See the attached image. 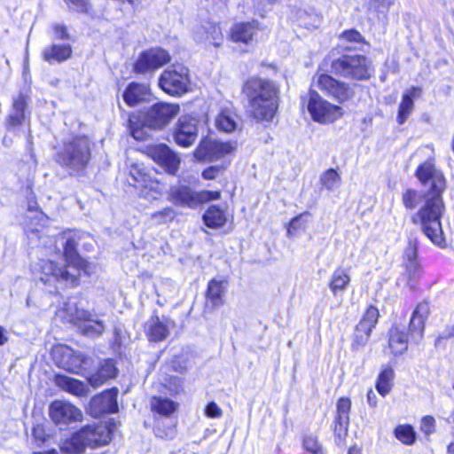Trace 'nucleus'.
Here are the masks:
<instances>
[{"label": "nucleus", "instance_id": "4", "mask_svg": "<svg viewBox=\"0 0 454 454\" xmlns=\"http://www.w3.org/2000/svg\"><path fill=\"white\" fill-rule=\"evenodd\" d=\"M90 159V140L85 136H76L66 140L56 155V160L70 172L82 170Z\"/></svg>", "mask_w": 454, "mask_h": 454}, {"label": "nucleus", "instance_id": "64", "mask_svg": "<svg viewBox=\"0 0 454 454\" xmlns=\"http://www.w3.org/2000/svg\"><path fill=\"white\" fill-rule=\"evenodd\" d=\"M448 452L454 454V442H450L447 447Z\"/></svg>", "mask_w": 454, "mask_h": 454}, {"label": "nucleus", "instance_id": "9", "mask_svg": "<svg viewBox=\"0 0 454 454\" xmlns=\"http://www.w3.org/2000/svg\"><path fill=\"white\" fill-rule=\"evenodd\" d=\"M52 354L57 364L60 368L76 374L85 375V372L91 363L90 358L68 346H56L52 350Z\"/></svg>", "mask_w": 454, "mask_h": 454}, {"label": "nucleus", "instance_id": "3", "mask_svg": "<svg viewBox=\"0 0 454 454\" xmlns=\"http://www.w3.org/2000/svg\"><path fill=\"white\" fill-rule=\"evenodd\" d=\"M110 429L103 424L83 427L61 444V450L67 453H82L87 447L95 448L109 443Z\"/></svg>", "mask_w": 454, "mask_h": 454}, {"label": "nucleus", "instance_id": "28", "mask_svg": "<svg viewBox=\"0 0 454 454\" xmlns=\"http://www.w3.org/2000/svg\"><path fill=\"white\" fill-rule=\"evenodd\" d=\"M72 47L68 43H56L46 47L43 51V58L50 64L61 63L71 58Z\"/></svg>", "mask_w": 454, "mask_h": 454}, {"label": "nucleus", "instance_id": "62", "mask_svg": "<svg viewBox=\"0 0 454 454\" xmlns=\"http://www.w3.org/2000/svg\"><path fill=\"white\" fill-rule=\"evenodd\" d=\"M8 340L6 331L4 327L0 326V346L5 344Z\"/></svg>", "mask_w": 454, "mask_h": 454}, {"label": "nucleus", "instance_id": "63", "mask_svg": "<svg viewBox=\"0 0 454 454\" xmlns=\"http://www.w3.org/2000/svg\"><path fill=\"white\" fill-rule=\"evenodd\" d=\"M348 454H362L360 448L352 446L348 449Z\"/></svg>", "mask_w": 454, "mask_h": 454}, {"label": "nucleus", "instance_id": "11", "mask_svg": "<svg viewBox=\"0 0 454 454\" xmlns=\"http://www.w3.org/2000/svg\"><path fill=\"white\" fill-rule=\"evenodd\" d=\"M159 85L169 95L184 94L188 91L190 86L187 67L181 65L172 66L161 74Z\"/></svg>", "mask_w": 454, "mask_h": 454}, {"label": "nucleus", "instance_id": "1", "mask_svg": "<svg viewBox=\"0 0 454 454\" xmlns=\"http://www.w3.org/2000/svg\"><path fill=\"white\" fill-rule=\"evenodd\" d=\"M415 176L424 186H428L425 193V203L418 211L423 233L434 245L444 247L446 240L441 223V218L445 211L442 193L446 189V179L442 172L436 168L433 156L419 164L415 171Z\"/></svg>", "mask_w": 454, "mask_h": 454}, {"label": "nucleus", "instance_id": "60", "mask_svg": "<svg viewBox=\"0 0 454 454\" xmlns=\"http://www.w3.org/2000/svg\"><path fill=\"white\" fill-rule=\"evenodd\" d=\"M367 403L369 406L375 408L378 404V397L372 389L367 392Z\"/></svg>", "mask_w": 454, "mask_h": 454}, {"label": "nucleus", "instance_id": "35", "mask_svg": "<svg viewBox=\"0 0 454 454\" xmlns=\"http://www.w3.org/2000/svg\"><path fill=\"white\" fill-rule=\"evenodd\" d=\"M196 39L200 43L218 47L223 42L222 30L218 25L209 24L197 32Z\"/></svg>", "mask_w": 454, "mask_h": 454}, {"label": "nucleus", "instance_id": "44", "mask_svg": "<svg viewBox=\"0 0 454 454\" xmlns=\"http://www.w3.org/2000/svg\"><path fill=\"white\" fill-rule=\"evenodd\" d=\"M348 426L349 421L348 420L342 421L336 419L333 420V430L334 434V441L335 443L340 447H343L345 444L348 432Z\"/></svg>", "mask_w": 454, "mask_h": 454}, {"label": "nucleus", "instance_id": "56", "mask_svg": "<svg viewBox=\"0 0 454 454\" xmlns=\"http://www.w3.org/2000/svg\"><path fill=\"white\" fill-rule=\"evenodd\" d=\"M221 166H211L202 172V177L206 180H213L223 172Z\"/></svg>", "mask_w": 454, "mask_h": 454}, {"label": "nucleus", "instance_id": "58", "mask_svg": "<svg viewBox=\"0 0 454 454\" xmlns=\"http://www.w3.org/2000/svg\"><path fill=\"white\" fill-rule=\"evenodd\" d=\"M70 8L77 12H87L89 2L88 0H65Z\"/></svg>", "mask_w": 454, "mask_h": 454}, {"label": "nucleus", "instance_id": "53", "mask_svg": "<svg viewBox=\"0 0 454 454\" xmlns=\"http://www.w3.org/2000/svg\"><path fill=\"white\" fill-rule=\"evenodd\" d=\"M435 419L432 416H425L421 419L420 430L427 435L434 431Z\"/></svg>", "mask_w": 454, "mask_h": 454}, {"label": "nucleus", "instance_id": "46", "mask_svg": "<svg viewBox=\"0 0 454 454\" xmlns=\"http://www.w3.org/2000/svg\"><path fill=\"white\" fill-rule=\"evenodd\" d=\"M351 409V401L349 398L341 397L338 400L336 404V412L334 419L339 420L349 421V412Z\"/></svg>", "mask_w": 454, "mask_h": 454}, {"label": "nucleus", "instance_id": "54", "mask_svg": "<svg viewBox=\"0 0 454 454\" xmlns=\"http://www.w3.org/2000/svg\"><path fill=\"white\" fill-rule=\"evenodd\" d=\"M129 130H130L131 136L136 140H144L146 136L145 129L143 127L139 128L138 126H137V124L134 123L131 117L129 118Z\"/></svg>", "mask_w": 454, "mask_h": 454}, {"label": "nucleus", "instance_id": "26", "mask_svg": "<svg viewBox=\"0 0 454 454\" xmlns=\"http://www.w3.org/2000/svg\"><path fill=\"white\" fill-rule=\"evenodd\" d=\"M27 211V221L25 223L26 231L27 235L35 234L45 226L48 217L42 211L38 210L36 201L28 202Z\"/></svg>", "mask_w": 454, "mask_h": 454}, {"label": "nucleus", "instance_id": "27", "mask_svg": "<svg viewBox=\"0 0 454 454\" xmlns=\"http://www.w3.org/2000/svg\"><path fill=\"white\" fill-rule=\"evenodd\" d=\"M27 111V97L22 93L13 98L12 113L7 118L6 123L9 129L21 125Z\"/></svg>", "mask_w": 454, "mask_h": 454}, {"label": "nucleus", "instance_id": "15", "mask_svg": "<svg viewBox=\"0 0 454 454\" xmlns=\"http://www.w3.org/2000/svg\"><path fill=\"white\" fill-rule=\"evenodd\" d=\"M379 316L377 308L370 306L367 309L355 329L352 343L354 349L362 348L368 343L372 331L378 322Z\"/></svg>", "mask_w": 454, "mask_h": 454}, {"label": "nucleus", "instance_id": "23", "mask_svg": "<svg viewBox=\"0 0 454 454\" xmlns=\"http://www.w3.org/2000/svg\"><path fill=\"white\" fill-rule=\"evenodd\" d=\"M174 325V322L168 317H153L146 324V334L150 340H163L168 337Z\"/></svg>", "mask_w": 454, "mask_h": 454}, {"label": "nucleus", "instance_id": "42", "mask_svg": "<svg viewBox=\"0 0 454 454\" xmlns=\"http://www.w3.org/2000/svg\"><path fill=\"white\" fill-rule=\"evenodd\" d=\"M340 176L333 168L325 170L320 176V184L322 188L329 192L337 189L340 185Z\"/></svg>", "mask_w": 454, "mask_h": 454}, {"label": "nucleus", "instance_id": "43", "mask_svg": "<svg viewBox=\"0 0 454 454\" xmlns=\"http://www.w3.org/2000/svg\"><path fill=\"white\" fill-rule=\"evenodd\" d=\"M394 434L397 440L406 445L414 443L416 433L411 425H399L394 430Z\"/></svg>", "mask_w": 454, "mask_h": 454}, {"label": "nucleus", "instance_id": "22", "mask_svg": "<svg viewBox=\"0 0 454 454\" xmlns=\"http://www.w3.org/2000/svg\"><path fill=\"white\" fill-rule=\"evenodd\" d=\"M417 252V244L410 242L403 253L405 272L403 278L406 279L405 284L411 288L414 287L415 283L422 274V269L418 261Z\"/></svg>", "mask_w": 454, "mask_h": 454}, {"label": "nucleus", "instance_id": "29", "mask_svg": "<svg viewBox=\"0 0 454 454\" xmlns=\"http://www.w3.org/2000/svg\"><path fill=\"white\" fill-rule=\"evenodd\" d=\"M388 348L395 356L402 355L408 348V335L403 327L394 325L388 332Z\"/></svg>", "mask_w": 454, "mask_h": 454}, {"label": "nucleus", "instance_id": "25", "mask_svg": "<svg viewBox=\"0 0 454 454\" xmlns=\"http://www.w3.org/2000/svg\"><path fill=\"white\" fill-rule=\"evenodd\" d=\"M421 94L422 90L419 87H411L403 94L397 114L399 124H403L409 118L414 109V100L419 98Z\"/></svg>", "mask_w": 454, "mask_h": 454}, {"label": "nucleus", "instance_id": "21", "mask_svg": "<svg viewBox=\"0 0 454 454\" xmlns=\"http://www.w3.org/2000/svg\"><path fill=\"white\" fill-rule=\"evenodd\" d=\"M148 155L162 166L169 174L175 175L180 164V159L168 145L160 144L147 149Z\"/></svg>", "mask_w": 454, "mask_h": 454}, {"label": "nucleus", "instance_id": "59", "mask_svg": "<svg viewBox=\"0 0 454 454\" xmlns=\"http://www.w3.org/2000/svg\"><path fill=\"white\" fill-rule=\"evenodd\" d=\"M372 6H373L375 9H388L391 5L390 0H370Z\"/></svg>", "mask_w": 454, "mask_h": 454}, {"label": "nucleus", "instance_id": "51", "mask_svg": "<svg viewBox=\"0 0 454 454\" xmlns=\"http://www.w3.org/2000/svg\"><path fill=\"white\" fill-rule=\"evenodd\" d=\"M305 450L312 454H324L322 446L318 443L317 439L314 436H307L303 440Z\"/></svg>", "mask_w": 454, "mask_h": 454}, {"label": "nucleus", "instance_id": "24", "mask_svg": "<svg viewBox=\"0 0 454 454\" xmlns=\"http://www.w3.org/2000/svg\"><path fill=\"white\" fill-rule=\"evenodd\" d=\"M429 314L427 303H419L412 313L410 320L409 330L411 337L414 341H419L424 334L425 320Z\"/></svg>", "mask_w": 454, "mask_h": 454}, {"label": "nucleus", "instance_id": "34", "mask_svg": "<svg viewBox=\"0 0 454 454\" xmlns=\"http://www.w3.org/2000/svg\"><path fill=\"white\" fill-rule=\"evenodd\" d=\"M350 280L349 270L343 267H338L332 273L328 286L333 295H338L347 290Z\"/></svg>", "mask_w": 454, "mask_h": 454}, {"label": "nucleus", "instance_id": "40", "mask_svg": "<svg viewBox=\"0 0 454 454\" xmlns=\"http://www.w3.org/2000/svg\"><path fill=\"white\" fill-rule=\"evenodd\" d=\"M205 224L209 228H218L226 222L224 212L216 206H211L203 215Z\"/></svg>", "mask_w": 454, "mask_h": 454}, {"label": "nucleus", "instance_id": "55", "mask_svg": "<svg viewBox=\"0 0 454 454\" xmlns=\"http://www.w3.org/2000/svg\"><path fill=\"white\" fill-rule=\"evenodd\" d=\"M53 38L54 40H67L69 35L67 31V27L64 25L54 24L52 26Z\"/></svg>", "mask_w": 454, "mask_h": 454}, {"label": "nucleus", "instance_id": "20", "mask_svg": "<svg viewBox=\"0 0 454 454\" xmlns=\"http://www.w3.org/2000/svg\"><path fill=\"white\" fill-rule=\"evenodd\" d=\"M56 242L63 245L65 264L75 267L78 270V277L83 271L86 275H90L94 272V266L81 258L75 250V242L72 239H66L63 235L58 237Z\"/></svg>", "mask_w": 454, "mask_h": 454}, {"label": "nucleus", "instance_id": "32", "mask_svg": "<svg viewBox=\"0 0 454 454\" xmlns=\"http://www.w3.org/2000/svg\"><path fill=\"white\" fill-rule=\"evenodd\" d=\"M149 97L150 91L148 86L137 82H131L129 84L123 93V99L125 103L130 106L147 100Z\"/></svg>", "mask_w": 454, "mask_h": 454}, {"label": "nucleus", "instance_id": "47", "mask_svg": "<svg viewBox=\"0 0 454 454\" xmlns=\"http://www.w3.org/2000/svg\"><path fill=\"white\" fill-rule=\"evenodd\" d=\"M309 215V213L305 212L302 213L294 218L292 219V221L289 223L288 228H287V233L289 236L293 235L294 232L300 229H304L306 223L308 221L307 217Z\"/></svg>", "mask_w": 454, "mask_h": 454}, {"label": "nucleus", "instance_id": "17", "mask_svg": "<svg viewBox=\"0 0 454 454\" xmlns=\"http://www.w3.org/2000/svg\"><path fill=\"white\" fill-rule=\"evenodd\" d=\"M198 121L190 116H181L173 130V137L176 145L182 147L192 146L198 137Z\"/></svg>", "mask_w": 454, "mask_h": 454}, {"label": "nucleus", "instance_id": "33", "mask_svg": "<svg viewBox=\"0 0 454 454\" xmlns=\"http://www.w3.org/2000/svg\"><path fill=\"white\" fill-rule=\"evenodd\" d=\"M118 390L112 388L104 392L101 395L92 399L91 406L98 407L99 412L114 413L118 411L117 403Z\"/></svg>", "mask_w": 454, "mask_h": 454}, {"label": "nucleus", "instance_id": "30", "mask_svg": "<svg viewBox=\"0 0 454 454\" xmlns=\"http://www.w3.org/2000/svg\"><path fill=\"white\" fill-rule=\"evenodd\" d=\"M227 286L228 282L220 278H214L208 282L206 297L213 308H217L223 304Z\"/></svg>", "mask_w": 454, "mask_h": 454}, {"label": "nucleus", "instance_id": "38", "mask_svg": "<svg viewBox=\"0 0 454 454\" xmlns=\"http://www.w3.org/2000/svg\"><path fill=\"white\" fill-rule=\"evenodd\" d=\"M395 372L391 366L382 367L376 381V389L381 396L388 395L393 387Z\"/></svg>", "mask_w": 454, "mask_h": 454}, {"label": "nucleus", "instance_id": "13", "mask_svg": "<svg viewBox=\"0 0 454 454\" xmlns=\"http://www.w3.org/2000/svg\"><path fill=\"white\" fill-rule=\"evenodd\" d=\"M313 85L340 103L345 102L352 95L351 90L347 83L340 82L329 74H317L313 78Z\"/></svg>", "mask_w": 454, "mask_h": 454}, {"label": "nucleus", "instance_id": "48", "mask_svg": "<svg viewBox=\"0 0 454 454\" xmlns=\"http://www.w3.org/2000/svg\"><path fill=\"white\" fill-rule=\"evenodd\" d=\"M155 291L158 296L170 297L175 293L176 286L171 280H161L155 286Z\"/></svg>", "mask_w": 454, "mask_h": 454}, {"label": "nucleus", "instance_id": "14", "mask_svg": "<svg viewBox=\"0 0 454 454\" xmlns=\"http://www.w3.org/2000/svg\"><path fill=\"white\" fill-rule=\"evenodd\" d=\"M235 147L231 143L220 142L206 137L200 143L194 152V156L200 160H216L234 151Z\"/></svg>", "mask_w": 454, "mask_h": 454}, {"label": "nucleus", "instance_id": "8", "mask_svg": "<svg viewBox=\"0 0 454 454\" xmlns=\"http://www.w3.org/2000/svg\"><path fill=\"white\" fill-rule=\"evenodd\" d=\"M307 109L312 120L322 124L333 123L343 115L340 106L331 104L314 90L309 91Z\"/></svg>", "mask_w": 454, "mask_h": 454}, {"label": "nucleus", "instance_id": "45", "mask_svg": "<svg viewBox=\"0 0 454 454\" xmlns=\"http://www.w3.org/2000/svg\"><path fill=\"white\" fill-rule=\"evenodd\" d=\"M423 194L414 189H407L402 196L403 203L408 209H414L421 201Z\"/></svg>", "mask_w": 454, "mask_h": 454}, {"label": "nucleus", "instance_id": "12", "mask_svg": "<svg viewBox=\"0 0 454 454\" xmlns=\"http://www.w3.org/2000/svg\"><path fill=\"white\" fill-rule=\"evenodd\" d=\"M129 175L134 180L133 185L140 189L141 195L150 200H157L161 194V186L152 179L142 164L134 163L129 168Z\"/></svg>", "mask_w": 454, "mask_h": 454}, {"label": "nucleus", "instance_id": "61", "mask_svg": "<svg viewBox=\"0 0 454 454\" xmlns=\"http://www.w3.org/2000/svg\"><path fill=\"white\" fill-rule=\"evenodd\" d=\"M454 337V325L451 326H448L441 335L438 337V340L441 339H448Z\"/></svg>", "mask_w": 454, "mask_h": 454}, {"label": "nucleus", "instance_id": "16", "mask_svg": "<svg viewBox=\"0 0 454 454\" xmlns=\"http://www.w3.org/2000/svg\"><path fill=\"white\" fill-rule=\"evenodd\" d=\"M49 415L54 424L67 426L73 422L81 421L82 412L72 403L57 400L51 403L49 408Z\"/></svg>", "mask_w": 454, "mask_h": 454}, {"label": "nucleus", "instance_id": "19", "mask_svg": "<svg viewBox=\"0 0 454 454\" xmlns=\"http://www.w3.org/2000/svg\"><path fill=\"white\" fill-rule=\"evenodd\" d=\"M168 53L162 49H150L143 52L135 64V71L145 74L160 68L169 61Z\"/></svg>", "mask_w": 454, "mask_h": 454}, {"label": "nucleus", "instance_id": "39", "mask_svg": "<svg viewBox=\"0 0 454 454\" xmlns=\"http://www.w3.org/2000/svg\"><path fill=\"white\" fill-rule=\"evenodd\" d=\"M56 384L63 390L77 396H82L86 394V387L82 381L65 375H58Z\"/></svg>", "mask_w": 454, "mask_h": 454}, {"label": "nucleus", "instance_id": "10", "mask_svg": "<svg viewBox=\"0 0 454 454\" xmlns=\"http://www.w3.org/2000/svg\"><path fill=\"white\" fill-rule=\"evenodd\" d=\"M39 270V278L44 284L61 281L66 285L76 286L78 283V270L71 265L65 264L64 267H58L52 260H42Z\"/></svg>", "mask_w": 454, "mask_h": 454}, {"label": "nucleus", "instance_id": "7", "mask_svg": "<svg viewBox=\"0 0 454 454\" xmlns=\"http://www.w3.org/2000/svg\"><path fill=\"white\" fill-rule=\"evenodd\" d=\"M219 192H196L186 185L174 186L168 192V200L179 207L195 208L199 205L210 200H218Z\"/></svg>", "mask_w": 454, "mask_h": 454}, {"label": "nucleus", "instance_id": "57", "mask_svg": "<svg viewBox=\"0 0 454 454\" xmlns=\"http://www.w3.org/2000/svg\"><path fill=\"white\" fill-rule=\"evenodd\" d=\"M222 413L221 408L215 402L209 403L205 409V414L208 418H220Z\"/></svg>", "mask_w": 454, "mask_h": 454}, {"label": "nucleus", "instance_id": "41", "mask_svg": "<svg viewBox=\"0 0 454 454\" xmlns=\"http://www.w3.org/2000/svg\"><path fill=\"white\" fill-rule=\"evenodd\" d=\"M151 405L154 411L165 416L170 415L177 408L176 403L163 397H153Z\"/></svg>", "mask_w": 454, "mask_h": 454}, {"label": "nucleus", "instance_id": "2", "mask_svg": "<svg viewBox=\"0 0 454 454\" xmlns=\"http://www.w3.org/2000/svg\"><path fill=\"white\" fill-rule=\"evenodd\" d=\"M251 115L257 121H271L278 108V88L271 81L251 78L243 87Z\"/></svg>", "mask_w": 454, "mask_h": 454}, {"label": "nucleus", "instance_id": "36", "mask_svg": "<svg viewBox=\"0 0 454 454\" xmlns=\"http://www.w3.org/2000/svg\"><path fill=\"white\" fill-rule=\"evenodd\" d=\"M215 127L223 132L230 133L238 127V116L231 108L221 109L215 117Z\"/></svg>", "mask_w": 454, "mask_h": 454}, {"label": "nucleus", "instance_id": "52", "mask_svg": "<svg viewBox=\"0 0 454 454\" xmlns=\"http://www.w3.org/2000/svg\"><path fill=\"white\" fill-rule=\"evenodd\" d=\"M340 38L342 42H347L350 43H360L364 42L363 35L355 29L344 31L340 35Z\"/></svg>", "mask_w": 454, "mask_h": 454}, {"label": "nucleus", "instance_id": "37", "mask_svg": "<svg viewBox=\"0 0 454 454\" xmlns=\"http://www.w3.org/2000/svg\"><path fill=\"white\" fill-rule=\"evenodd\" d=\"M116 374V368L112 360H106L102 364L98 372L95 374L88 375V381L94 387L101 386L108 379L114 378Z\"/></svg>", "mask_w": 454, "mask_h": 454}, {"label": "nucleus", "instance_id": "49", "mask_svg": "<svg viewBox=\"0 0 454 454\" xmlns=\"http://www.w3.org/2000/svg\"><path fill=\"white\" fill-rule=\"evenodd\" d=\"M300 24L308 29L317 28L320 25V19L317 15H309L303 12L300 15Z\"/></svg>", "mask_w": 454, "mask_h": 454}, {"label": "nucleus", "instance_id": "18", "mask_svg": "<svg viewBox=\"0 0 454 454\" xmlns=\"http://www.w3.org/2000/svg\"><path fill=\"white\" fill-rule=\"evenodd\" d=\"M179 111L180 107L176 104L158 103L149 110L146 121L149 126L160 129L168 124Z\"/></svg>", "mask_w": 454, "mask_h": 454}, {"label": "nucleus", "instance_id": "5", "mask_svg": "<svg viewBox=\"0 0 454 454\" xmlns=\"http://www.w3.org/2000/svg\"><path fill=\"white\" fill-rule=\"evenodd\" d=\"M58 315L63 320L77 325L82 333L86 336H98L105 330L102 321L93 319L88 311L79 309L72 301L65 303L64 307L59 310Z\"/></svg>", "mask_w": 454, "mask_h": 454}, {"label": "nucleus", "instance_id": "31", "mask_svg": "<svg viewBox=\"0 0 454 454\" xmlns=\"http://www.w3.org/2000/svg\"><path fill=\"white\" fill-rule=\"evenodd\" d=\"M258 30L256 21L240 22L233 26L231 30V38L233 42L247 44L254 39Z\"/></svg>", "mask_w": 454, "mask_h": 454}, {"label": "nucleus", "instance_id": "50", "mask_svg": "<svg viewBox=\"0 0 454 454\" xmlns=\"http://www.w3.org/2000/svg\"><path fill=\"white\" fill-rule=\"evenodd\" d=\"M174 217L175 212L171 207H165L160 211L152 214V219L158 223H165L173 220Z\"/></svg>", "mask_w": 454, "mask_h": 454}, {"label": "nucleus", "instance_id": "6", "mask_svg": "<svg viewBox=\"0 0 454 454\" xmlns=\"http://www.w3.org/2000/svg\"><path fill=\"white\" fill-rule=\"evenodd\" d=\"M332 69L339 75L357 81L367 80L373 73L372 61L364 55L342 56L333 62Z\"/></svg>", "mask_w": 454, "mask_h": 454}]
</instances>
